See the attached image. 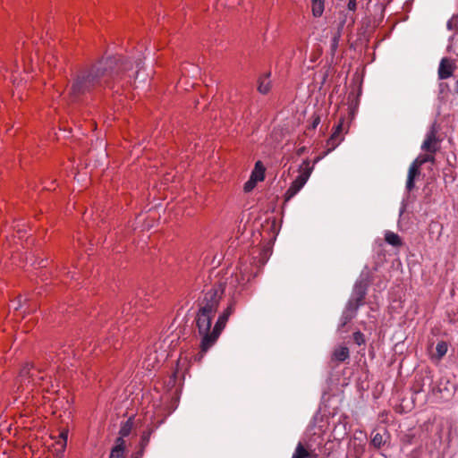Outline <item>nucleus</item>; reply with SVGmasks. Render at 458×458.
Here are the masks:
<instances>
[{
    "label": "nucleus",
    "instance_id": "obj_7",
    "mask_svg": "<svg viewBox=\"0 0 458 458\" xmlns=\"http://www.w3.org/2000/svg\"><path fill=\"white\" fill-rule=\"evenodd\" d=\"M235 311V301H231L227 308L219 315L213 327V337L219 336L224 330L230 316Z\"/></svg>",
    "mask_w": 458,
    "mask_h": 458
},
{
    "label": "nucleus",
    "instance_id": "obj_24",
    "mask_svg": "<svg viewBox=\"0 0 458 458\" xmlns=\"http://www.w3.org/2000/svg\"><path fill=\"white\" fill-rule=\"evenodd\" d=\"M414 161L419 165L421 166L422 165H424L425 163H428V162L433 163L435 161V157H434L433 154L429 153V154H426V155H423V156H420Z\"/></svg>",
    "mask_w": 458,
    "mask_h": 458
},
{
    "label": "nucleus",
    "instance_id": "obj_30",
    "mask_svg": "<svg viewBox=\"0 0 458 458\" xmlns=\"http://www.w3.org/2000/svg\"><path fill=\"white\" fill-rule=\"evenodd\" d=\"M67 437H68L67 431H63L59 435L60 440L57 442V444L61 445L62 448H64L66 446Z\"/></svg>",
    "mask_w": 458,
    "mask_h": 458
},
{
    "label": "nucleus",
    "instance_id": "obj_32",
    "mask_svg": "<svg viewBox=\"0 0 458 458\" xmlns=\"http://www.w3.org/2000/svg\"><path fill=\"white\" fill-rule=\"evenodd\" d=\"M347 9L350 12L355 13L357 10V0H348Z\"/></svg>",
    "mask_w": 458,
    "mask_h": 458
},
{
    "label": "nucleus",
    "instance_id": "obj_1",
    "mask_svg": "<svg viewBox=\"0 0 458 458\" xmlns=\"http://www.w3.org/2000/svg\"><path fill=\"white\" fill-rule=\"evenodd\" d=\"M132 68V63L121 55L102 58L89 67L79 70L68 87L72 102L82 101L88 95L113 83Z\"/></svg>",
    "mask_w": 458,
    "mask_h": 458
},
{
    "label": "nucleus",
    "instance_id": "obj_39",
    "mask_svg": "<svg viewBox=\"0 0 458 458\" xmlns=\"http://www.w3.org/2000/svg\"><path fill=\"white\" fill-rule=\"evenodd\" d=\"M420 391H422V389H421V388H419V389H416V390H415V392H416V393H419V392H420Z\"/></svg>",
    "mask_w": 458,
    "mask_h": 458
},
{
    "label": "nucleus",
    "instance_id": "obj_2",
    "mask_svg": "<svg viewBox=\"0 0 458 458\" xmlns=\"http://www.w3.org/2000/svg\"><path fill=\"white\" fill-rule=\"evenodd\" d=\"M225 288L222 284H216L207 290L203 297L199 301V309L195 316V325L199 335L201 336L199 344L200 352L194 360L200 361L205 353L215 344L219 336L213 337L211 325L215 318L220 301L224 295Z\"/></svg>",
    "mask_w": 458,
    "mask_h": 458
},
{
    "label": "nucleus",
    "instance_id": "obj_8",
    "mask_svg": "<svg viewBox=\"0 0 458 458\" xmlns=\"http://www.w3.org/2000/svg\"><path fill=\"white\" fill-rule=\"evenodd\" d=\"M439 140L437 137V130L435 125H432L430 131L427 133L426 139L422 143V150L435 154L438 149Z\"/></svg>",
    "mask_w": 458,
    "mask_h": 458
},
{
    "label": "nucleus",
    "instance_id": "obj_38",
    "mask_svg": "<svg viewBox=\"0 0 458 458\" xmlns=\"http://www.w3.org/2000/svg\"><path fill=\"white\" fill-rule=\"evenodd\" d=\"M130 458H141V457L131 454Z\"/></svg>",
    "mask_w": 458,
    "mask_h": 458
},
{
    "label": "nucleus",
    "instance_id": "obj_6",
    "mask_svg": "<svg viewBox=\"0 0 458 458\" xmlns=\"http://www.w3.org/2000/svg\"><path fill=\"white\" fill-rule=\"evenodd\" d=\"M345 117L341 116L337 124L334 127V131L330 138L327 140V151L324 152L323 156L317 157L314 159V163H318L323 157L327 156L329 152L334 150L344 140L341 136L344 131V124Z\"/></svg>",
    "mask_w": 458,
    "mask_h": 458
},
{
    "label": "nucleus",
    "instance_id": "obj_15",
    "mask_svg": "<svg viewBox=\"0 0 458 458\" xmlns=\"http://www.w3.org/2000/svg\"><path fill=\"white\" fill-rule=\"evenodd\" d=\"M270 73L261 75L258 80V91L261 94H267L271 89Z\"/></svg>",
    "mask_w": 458,
    "mask_h": 458
},
{
    "label": "nucleus",
    "instance_id": "obj_21",
    "mask_svg": "<svg viewBox=\"0 0 458 458\" xmlns=\"http://www.w3.org/2000/svg\"><path fill=\"white\" fill-rule=\"evenodd\" d=\"M357 311H352L349 310L348 305H346L344 311L341 317V324L340 327H345L351 320L356 316Z\"/></svg>",
    "mask_w": 458,
    "mask_h": 458
},
{
    "label": "nucleus",
    "instance_id": "obj_18",
    "mask_svg": "<svg viewBox=\"0 0 458 458\" xmlns=\"http://www.w3.org/2000/svg\"><path fill=\"white\" fill-rule=\"evenodd\" d=\"M325 0H311L312 14L315 17H320L323 14Z\"/></svg>",
    "mask_w": 458,
    "mask_h": 458
},
{
    "label": "nucleus",
    "instance_id": "obj_16",
    "mask_svg": "<svg viewBox=\"0 0 458 458\" xmlns=\"http://www.w3.org/2000/svg\"><path fill=\"white\" fill-rule=\"evenodd\" d=\"M385 241L394 247H400L403 245L401 237L397 233L391 231L386 232Z\"/></svg>",
    "mask_w": 458,
    "mask_h": 458
},
{
    "label": "nucleus",
    "instance_id": "obj_19",
    "mask_svg": "<svg viewBox=\"0 0 458 458\" xmlns=\"http://www.w3.org/2000/svg\"><path fill=\"white\" fill-rule=\"evenodd\" d=\"M133 428V418L130 417L125 422L122 423L120 429H119V435L122 437H128Z\"/></svg>",
    "mask_w": 458,
    "mask_h": 458
},
{
    "label": "nucleus",
    "instance_id": "obj_3",
    "mask_svg": "<svg viewBox=\"0 0 458 458\" xmlns=\"http://www.w3.org/2000/svg\"><path fill=\"white\" fill-rule=\"evenodd\" d=\"M50 378L44 373V369L39 363L25 362L20 369L15 385L17 391L21 389L40 386L43 390L50 391Z\"/></svg>",
    "mask_w": 458,
    "mask_h": 458
},
{
    "label": "nucleus",
    "instance_id": "obj_31",
    "mask_svg": "<svg viewBox=\"0 0 458 458\" xmlns=\"http://www.w3.org/2000/svg\"><path fill=\"white\" fill-rule=\"evenodd\" d=\"M270 253H271L270 248H264L260 251V256H261V259H262L263 263H265L267 261V259H268V256L270 255Z\"/></svg>",
    "mask_w": 458,
    "mask_h": 458
},
{
    "label": "nucleus",
    "instance_id": "obj_25",
    "mask_svg": "<svg viewBox=\"0 0 458 458\" xmlns=\"http://www.w3.org/2000/svg\"><path fill=\"white\" fill-rule=\"evenodd\" d=\"M353 341L356 344L361 345L365 344V336L360 331H356L352 335Z\"/></svg>",
    "mask_w": 458,
    "mask_h": 458
},
{
    "label": "nucleus",
    "instance_id": "obj_4",
    "mask_svg": "<svg viewBox=\"0 0 458 458\" xmlns=\"http://www.w3.org/2000/svg\"><path fill=\"white\" fill-rule=\"evenodd\" d=\"M313 164L315 163L313 162ZM313 168L314 165H310L309 159L303 160L299 168L300 174L293 180L284 193V202L289 201L301 191L310 178Z\"/></svg>",
    "mask_w": 458,
    "mask_h": 458
},
{
    "label": "nucleus",
    "instance_id": "obj_36",
    "mask_svg": "<svg viewBox=\"0 0 458 458\" xmlns=\"http://www.w3.org/2000/svg\"><path fill=\"white\" fill-rule=\"evenodd\" d=\"M454 52L458 55V46H454Z\"/></svg>",
    "mask_w": 458,
    "mask_h": 458
},
{
    "label": "nucleus",
    "instance_id": "obj_11",
    "mask_svg": "<svg viewBox=\"0 0 458 458\" xmlns=\"http://www.w3.org/2000/svg\"><path fill=\"white\" fill-rule=\"evenodd\" d=\"M345 22H346L345 19L342 20L337 24V27L332 30V38H331V44H330V49H331L332 55H335V53L336 52V50L338 48L339 40L341 38L342 31L345 25Z\"/></svg>",
    "mask_w": 458,
    "mask_h": 458
},
{
    "label": "nucleus",
    "instance_id": "obj_14",
    "mask_svg": "<svg viewBox=\"0 0 458 458\" xmlns=\"http://www.w3.org/2000/svg\"><path fill=\"white\" fill-rule=\"evenodd\" d=\"M350 351L346 346H338L336 347L332 353V360H335L338 362H343L349 359Z\"/></svg>",
    "mask_w": 458,
    "mask_h": 458
},
{
    "label": "nucleus",
    "instance_id": "obj_40",
    "mask_svg": "<svg viewBox=\"0 0 458 458\" xmlns=\"http://www.w3.org/2000/svg\"><path fill=\"white\" fill-rule=\"evenodd\" d=\"M18 234H21V230H18L17 231Z\"/></svg>",
    "mask_w": 458,
    "mask_h": 458
},
{
    "label": "nucleus",
    "instance_id": "obj_12",
    "mask_svg": "<svg viewBox=\"0 0 458 458\" xmlns=\"http://www.w3.org/2000/svg\"><path fill=\"white\" fill-rule=\"evenodd\" d=\"M153 433L152 428H148L147 430H144L142 432V435L140 437V441L138 445V449L132 454L133 455L143 457L146 447L148 445L150 441V437Z\"/></svg>",
    "mask_w": 458,
    "mask_h": 458
},
{
    "label": "nucleus",
    "instance_id": "obj_27",
    "mask_svg": "<svg viewBox=\"0 0 458 458\" xmlns=\"http://www.w3.org/2000/svg\"><path fill=\"white\" fill-rule=\"evenodd\" d=\"M258 182H259V181L255 179L254 177H250V180L244 183V187H243L244 191L250 192V191H252Z\"/></svg>",
    "mask_w": 458,
    "mask_h": 458
},
{
    "label": "nucleus",
    "instance_id": "obj_37",
    "mask_svg": "<svg viewBox=\"0 0 458 458\" xmlns=\"http://www.w3.org/2000/svg\"><path fill=\"white\" fill-rule=\"evenodd\" d=\"M455 92H456V93H458V80H457V81H456Z\"/></svg>",
    "mask_w": 458,
    "mask_h": 458
},
{
    "label": "nucleus",
    "instance_id": "obj_34",
    "mask_svg": "<svg viewBox=\"0 0 458 458\" xmlns=\"http://www.w3.org/2000/svg\"><path fill=\"white\" fill-rule=\"evenodd\" d=\"M4 237H5L6 242H7L5 244H8V246H11L10 235L6 234Z\"/></svg>",
    "mask_w": 458,
    "mask_h": 458
},
{
    "label": "nucleus",
    "instance_id": "obj_23",
    "mask_svg": "<svg viewBox=\"0 0 458 458\" xmlns=\"http://www.w3.org/2000/svg\"><path fill=\"white\" fill-rule=\"evenodd\" d=\"M310 456L309 452L304 448V446L300 443L298 444L294 454L292 458H307Z\"/></svg>",
    "mask_w": 458,
    "mask_h": 458
},
{
    "label": "nucleus",
    "instance_id": "obj_26",
    "mask_svg": "<svg viewBox=\"0 0 458 458\" xmlns=\"http://www.w3.org/2000/svg\"><path fill=\"white\" fill-rule=\"evenodd\" d=\"M112 448H118L119 450L126 451L124 437L119 435V437L114 440V445Z\"/></svg>",
    "mask_w": 458,
    "mask_h": 458
},
{
    "label": "nucleus",
    "instance_id": "obj_29",
    "mask_svg": "<svg viewBox=\"0 0 458 458\" xmlns=\"http://www.w3.org/2000/svg\"><path fill=\"white\" fill-rule=\"evenodd\" d=\"M311 123L310 125L309 126V130H315L318 125L320 123V115L319 114H314L312 116H311Z\"/></svg>",
    "mask_w": 458,
    "mask_h": 458
},
{
    "label": "nucleus",
    "instance_id": "obj_20",
    "mask_svg": "<svg viewBox=\"0 0 458 458\" xmlns=\"http://www.w3.org/2000/svg\"><path fill=\"white\" fill-rule=\"evenodd\" d=\"M265 167L262 165L261 161H258L255 164L254 170L251 174L250 177H254L255 179L259 180V182L263 181L265 178Z\"/></svg>",
    "mask_w": 458,
    "mask_h": 458
},
{
    "label": "nucleus",
    "instance_id": "obj_22",
    "mask_svg": "<svg viewBox=\"0 0 458 458\" xmlns=\"http://www.w3.org/2000/svg\"><path fill=\"white\" fill-rule=\"evenodd\" d=\"M448 345L445 341H440L437 343L436 346L437 359L441 360L447 352Z\"/></svg>",
    "mask_w": 458,
    "mask_h": 458
},
{
    "label": "nucleus",
    "instance_id": "obj_17",
    "mask_svg": "<svg viewBox=\"0 0 458 458\" xmlns=\"http://www.w3.org/2000/svg\"><path fill=\"white\" fill-rule=\"evenodd\" d=\"M386 443V440L384 439L383 437V435L380 434L379 432L376 431V430H373L371 432V440H370V445L376 448V449H380L382 445H384V444Z\"/></svg>",
    "mask_w": 458,
    "mask_h": 458
},
{
    "label": "nucleus",
    "instance_id": "obj_28",
    "mask_svg": "<svg viewBox=\"0 0 458 458\" xmlns=\"http://www.w3.org/2000/svg\"><path fill=\"white\" fill-rule=\"evenodd\" d=\"M125 451L118 448H111L109 458H124Z\"/></svg>",
    "mask_w": 458,
    "mask_h": 458
},
{
    "label": "nucleus",
    "instance_id": "obj_33",
    "mask_svg": "<svg viewBox=\"0 0 458 458\" xmlns=\"http://www.w3.org/2000/svg\"><path fill=\"white\" fill-rule=\"evenodd\" d=\"M370 458H387V456L382 453H379L377 455L371 456Z\"/></svg>",
    "mask_w": 458,
    "mask_h": 458
},
{
    "label": "nucleus",
    "instance_id": "obj_35",
    "mask_svg": "<svg viewBox=\"0 0 458 458\" xmlns=\"http://www.w3.org/2000/svg\"><path fill=\"white\" fill-rule=\"evenodd\" d=\"M304 151H305V148H304V147H302V148H299V149H298L297 154H298V155H301L302 153H304Z\"/></svg>",
    "mask_w": 458,
    "mask_h": 458
},
{
    "label": "nucleus",
    "instance_id": "obj_9",
    "mask_svg": "<svg viewBox=\"0 0 458 458\" xmlns=\"http://www.w3.org/2000/svg\"><path fill=\"white\" fill-rule=\"evenodd\" d=\"M455 68L456 66L451 59L447 57L442 58L438 66V78L445 80L452 77Z\"/></svg>",
    "mask_w": 458,
    "mask_h": 458
},
{
    "label": "nucleus",
    "instance_id": "obj_13",
    "mask_svg": "<svg viewBox=\"0 0 458 458\" xmlns=\"http://www.w3.org/2000/svg\"><path fill=\"white\" fill-rule=\"evenodd\" d=\"M420 165H419L415 161L412 162L409 168L408 172V178L406 182V189L408 191H411L415 187V178L420 174Z\"/></svg>",
    "mask_w": 458,
    "mask_h": 458
},
{
    "label": "nucleus",
    "instance_id": "obj_5",
    "mask_svg": "<svg viewBox=\"0 0 458 458\" xmlns=\"http://www.w3.org/2000/svg\"><path fill=\"white\" fill-rule=\"evenodd\" d=\"M369 280L368 278L360 277L354 284L352 296L346 305L349 310L358 311L359 308L364 305V301L368 293Z\"/></svg>",
    "mask_w": 458,
    "mask_h": 458
},
{
    "label": "nucleus",
    "instance_id": "obj_10",
    "mask_svg": "<svg viewBox=\"0 0 458 458\" xmlns=\"http://www.w3.org/2000/svg\"><path fill=\"white\" fill-rule=\"evenodd\" d=\"M365 453V444L354 438L350 442L348 457L350 458H362Z\"/></svg>",
    "mask_w": 458,
    "mask_h": 458
}]
</instances>
